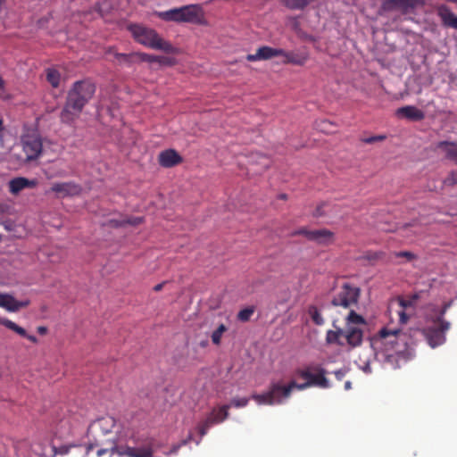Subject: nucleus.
<instances>
[{
	"instance_id": "f257e3e1",
	"label": "nucleus",
	"mask_w": 457,
	"mask_h": 457,
	"mask_svg": "<svg viewBox=\"0 0 457 457\" xmlns=\"http://www.w3.org/2000/svg\"><path fill=\"white\" fill-rule=\"evenodd\" d=\"M370 341L374 358L393 369L400 368L402 361H406L413 355L406 333L400 329L383 328Z\"/></svg>"
},
{
	"instance_id": "f03ea898",
	"label": "nucleus",
	"mask_w": 457,
	"mask_h": 457,
	"mask_svg": "<svg viewBox=\"0 0 457 457\" xmlns=\"http://www.w3.org/2000/svg\"><path fill=\"white\" fill-rule=\"evenodd\" d=\"M311 386V383L306 381L302 384H297L292 381L287 386L282 385L280 382H271L270 388L263 394H253L251 398L253 399L259 405H276L281 404L287 399L294 388L303 390Z\"/></svg>"
},
{
	"instance_id": "7ed1b4c3",
	"label": "nucleus",
	"mask_w": 457,
	"mask_h": 457,
	"mask_svg": "<svg viewBox=\"0 0 457 457\" xmlns=\"http://www.w3.org/2000/svg\"><path fill=\"white\" fill-rule=\"evenodd\" d=\"M156 14L165 21L194 24H202L204 17L203 7L200 4H187L164 12H158Z\"/></svg>"
},
{
	"instance_id": "20e7f679",
	"label": "nucleus",
	"mask_w": 457,
	"mask_h": 457,
	"mask_svg": "<svg viewBox=\"0 0 457 457\" xmlns=\"http://www.w3.org/2000/svg\"><path fill=\"white\" fill-rule=\"evenodd\" d=\"M129 30L134 38L140 44L153 49L162 50L165 53H174L175 48L170 43L163 40L155 30L134 24L129 26Z\"/></svg>"
},
{
	"instance_id": "39448f33",
	"label": "nucleus",
	"mask_w": 457,
	"mask_h": 457,
	"mask_svg": "<svg viewBox=\"0 0 457 457\" xmlns=\"http://www.w3.org/2000/svg\"><path fill=\"white\" fill-rule=\"evenodd\" d=\"M96 86L90 80L76 81L68 93L66 101L76 108L83 110L84 106L93 97Z\"/></svg>"
},
{
	"instance_id": "423d86ee",
	"label": "nucleus",
	"mask_w": 457,
	"mask_h": 457,
	"mask_svg": "<svg viewBox=\"0 0 457 457\" xmlns=\"http://www.w3.org/2000/svg\"><path fill=\"white\" fill-rule=\"evenodd\" d=\"M361 290L349 283H345L341 287L338 293L333 297L331 304L334 306H341L350 308L357 304L360 297Z\"/></svg>"
},
{
	"instance_id": "0eeeda50",
	"label": "nucleus",
	"mask_w": 457,
	"mask_h": 457,
	"mask_svg": "<svg viewBox=\"0 0 457 457\" xmlns=\"http://www.w3.org/2000/svg\"><path fill=\"white\" fill-rule=\"evenodd\" d=\"M22 149L26 154V162H31L40 157L43 152V143L40 136L37 134L27 135L22 137Z\"/></svg>"
},
{
	"instance_id": "6e6552de",
	"label": "nucleus",
	"mask_w": 457,
	"mask_h": 457,
	"mask_svg": "<svg viewBox=\"0 0 457 457\" xmlns=\"http://www.w3.org/2000/svg\"><path fill=\"white\" fill-rule=\"evenodd\" d=\"M417 4L418 0H384L381 9L385 12L401 10L403 12L407 13L413 10Z\"/></svg>"
},
{
	"instance_id": "1a4fd4ad",
	"label": "nucleus",
	"mask_w": 457,
	"mask_h": 457,
	"mask_svg": "<svg viewBox=\"0 0 457 457\" xmlns=\"http://www.w3.org/2000/svg\"><path fill=\"white\" fill-rule=\"evenodd\" d=\"M280 54H284V49L263 46L259 47L255 54H247L246 60L249 62L270 60L273 57H278Z\"/></svg>"
},
{
	"instance_id": "9d476101",
	"label": "nucleus",
	"mask_w": 457,
	"mask_h": 457,
	"mask_svg": "<svg viewBox=\"0 0 457 457\" xmlns=\"http://www.w3.org/2000/svg\"><path fill=\"white\" fill-rule=\"evenodd\" d=\"M447 330H444L442 326L440 325V328H427L423 329V334L428 343V345L435 348L438 345H443L445 340V332Z\"/></svg>"
},
{
	"instance_id": "9b49d317",
	"label": "nucleus",
	"mask_w": 457,
	"mask_h": 457,
	"mask_svg": "<svg viewBox=\"0 0 457 457\" xmlns=\"http://www.w3.org/2000/svg\"><path fill=\"white\" fill-rule=\"evenodd\" d=\"M343 337L350 347L354 348L361 345L363 338V332L358 327L348 325L344 329Z\"/></svg>"
},
{
	"instance_id": "f8f14e48",
	"label": "nucleus",
	"mask_w": 457,
	"mask_h": 457,
	"mask_svg": "<svg viewBox=\"0 0 457 457\" xmlns=\"http://www.w3.org/2000/svg\"><path fill=\"white\" fill-rule=\"evenodd\" d=\"M216 409H213L206 417V419L197 426L198 433L200 435V439L196 441L197 445L200 443V440L203 438V436H204L207 434L211 427H212L215 424L223 422L228 417V413H224L221 418L214 419Z\"/></svg>"
},
{
	"instance_id": "ddd939ff",
	"label": "nucleus",
	"mask_w": 457,
	"mask_h": 457,
	"mask_svg": "<svg viewBox=\"0 0 457 457\" xmlns=\"http://www.w3.org/2000/svg\"><path fill=\"white\" fill-rule=\"evenodd\" d=\"M182 157L174 149H167L159 154L158 161L162 167L170 168L182 162Z\"/></svg>"
},
{
	"instance_id": "4468645a",
	"label": "nucleus",
	"mask_w": 457,
	"mask_h": 457,
	"mask_svg": "<svg viewBox=\"0 0 457 457\" xmlns=\"http://www.w3.org/2000/svg\"><path fill=\"white\" fill-rule=\"evenodd\" d=\"M51 190L61 197L78 195L80 193V187L74 182H58L53 184Z\"/></svg>"
},
{
	"instance_id": "2eb2a0df",
	"label": "nucleus",
	"mask_w": 457,
	"mask_h": 457,
	"mask_svg": "<svg viewBox=\"0 0 457 457\" xmlns=\"http://www.w3.org/2000/svg\"><path fill=\"white\" fill-rule=\"evenodd\" d=\"M29 301H17L12 295L8 294H0V307L8 312H17L22 307L29 305Z\"/></svg>"
},
{
	"instance_id": "dca6fc26",
	"label": "nucleus",
	"mask_w": 457,
	"mask_h": 457,
	"mask_svg": "<svg viewBox=\"0 0 457 457\" xmlns=\"http://www.w3.org/2000/svg\"><path fill=\"white\" fill-rule=\"evenodd\" d=\"M396 115L412 121H420L425 118V113L413 105H406L398 108L396 110Z\"/></svg>"
},
{
	"instance_id": "f3484780",
	"label": "nucleus",
	"mask_w": 457,
	"mask_h": 457,
	"mask_svg": "<svg viewBox=\"0 0 457 457\" xmlns=\"http://www.w3.org/2000/svg\"><path fill=\"white\" fill-rule=\"evenodd\" d=\"M312 370H313V375L312 379L308 380L309 383H311V386H314L321 388H328L330 384L325 377L326 370L318 364H313Z\"/></svg>"
},
{
	"instance_id": "a211bd4d",
	"label": "nucleus",
	"mask_w": 457,
	"mask_h": 457,
	"mask_svg": "<svg viewBox=\"0 0 457 457\" xmlns=\"http://www.w3.org/2000/svg\"><path fill=\"white\" fill-rule=\"evenodd\" d=\"M437 15L445 27L457 29V16L445 4L438 6Z\"/></svg>"
},
{
	"instance_id": "6ab92c4d",
	"label": "nucleus",
	"mask_w": 457,
	"mask_h": 457,
	"mask_svg": "<svg viewBox=\"0 0 457 457\" xmlns=\"http://www.w3.org/2000/svg\"><path fill=\"white\" fill-rule=\"evenodd\" d=\"M81 112L82 110L66 101L60 114L61 121L65 124H72L79 117Z\"/></svg>"
},
{
	"instance_id": "aec40b11",
	"label": "nucleus",
	"mask_w": 457,
	"mask_h": 457,
	"mask_svg": "<svg viewBox=\"0 0 457 457\" xmlns=\"http://www.w3.org/2000/svg\"><path fill=\"white\" fill-rule=\"evenodd\" d=\"M36 186V180H30L23 177H18L10 180L9 190L12 194L17 195L25 188H32Z\"/></svg>"
},
{
	"instance_id": "412c9836",
	"label": "nucleus",
	"mask_w": 457,
	"mask_h": 457,
	"mask_svg": "<svg viewBox=\"0 0 457 457\" xmlns=\"http://www.w3.org/2000/svg\"><path fill=\"white\" fill-rule=\"evenodd\" d=\"M333 237L334 233L326 228L312 230V232L308 233L309 240L320 245H326L332 242Z\"/></svg>"
},
{
	"instance_id": "4be33fe9",
	"label": "nucleus",
	"mask_w": 457,
	"mask_h": 457,
	"mask_svg": "<svg viewBox=\"0 0 457 457\" xmlns=\"http://www.w3.org/2000/svg\"><path fill=\"white\" fill-rule=\"evenodd\" d=\"M0 324L20 335L21 337L29 339L32 343L37 342V338L35 336L29 335L23 328L20 327L15 322L6 318H0Z\"/></svg>"
},
{
	"instance_id": "5701e85b",
	"label": "nucleus",
	"mask_w": 457,
	"mask_h": 457,
	"mask_svg": "<svg viewBox=\"0 0 457 457\" xmlns=\"http://www.w3.org/2000/svg\"><path fill=\"white\" fill-rule=\"evenodd\" d=\"M436 147L445 153L447 159L457 163V143L441 141L437 143Z\"/></svg>"
},
{
	"instance_id": "b1692460",
	"label": "nucleus",
	"mask_w": 457,
	"mask_h": 457,
	"mask_svg": "<svg viewBox=\"0 0 457 457\" xmlns=\"http://www.w3.org/2000/svg\"><path fill=\"white\" fill-rule=\"evenodd\" d=\"M32 452L39 457H50L56 454V447L50 444L42 445L40 443H34L31 445Z\"/></svg>"
},
{
	"instance_id": "393cba45",
	"label": "nucleus",
	"mask_w": 457,
	"mask_h": 457,
	"mask_svg": "<svg viewBox=\"0 0 457 457\" xmlns=\"http://www.w3.org/2000/svg\"><path fill=\"white\" fill-rule=\"evenodd\" d=\"M143 222L142 217H128L123 219H111L108 225L112 228H120L125 226H137Z\"/></svg>"
},
{
	"instance_id": "a878e982",
	"label": "nucleus",
	"mask_w": 457,
	"mask_h": 457,
	"mask_svg": "<svg viewBox=\"0 0 457 457\" xmlns=\"http://www.w3.org/2000/svg\"><path fill=\"white\" fill-rule=\"evenodd\" d=\"M344 336V329L338 328L337 330H328L326 334V343L328 345H337L340 346L345 345V342L342 340Z\"/></svg>"
},
{
	"instance_id": "bb28decb",
	"label": "nucleus",
	"mask_w": 457,
	"mask_h": 457,
	"mask_svg": "<svg viewBox=\"0 0 457 457\" xmlns=\"http://www.w3.org/2000/svg\"><path fill=\"white\" fill-rule=\"evenodd\" d=\"M279 56L285 57V62L292 63L295 65H303L306 61V57L303 55L296 54L293 52H287L284 50V54H280Z\"/></svg>"
},
{
	"instance_id": "cd10ccee",
	"label": "nucleus",
	"mask_w": 457,
	"mask_h": 457,
	"mask_svg": "<svg viewBox=\"0 0 457 457\" xmlns=\"http://www.w3.org/2000/svg\"><path fill=\"white\" fill-rule=\"evenodd\" d=\"M452 303H453V301L445 303L443 305V307L441 308V310L439 311L438 316L434 320V322L439 323L442 326L444 330H448L451 326L450 322L444 319V316H445V312H447V310L451 307Z\"/></svg>"
},
{
	"instance_id": "c85d7f7f",
	"label": "nucleus",
	"mask_w": 457,
	"mask_h": 457,
	"mask_svg": "<svg viewBox=\"0 0 457 457\" xmlns=\"http://www.w3.org/2000/svg\"><path fill=\"white\" fill-rule=\"evenodd\" d=\"M308 314L310 315L312 320L317 325L321 326L324 324L325 320L322 317L320 312L315 305H311L308 308Z\"/></svg>"
},
{
	"instance_id": "c756f323",
	"label": "nucleus",
	"mask_w": 457,
	"mask_h": 457,
	"mask_svg": "<svg viewBox=\"0 0 457 457\" xmlns=\"http://www.w3.org/2000/svg\"><path fill=\"white\" fill-rule=\"evenodd\" d=\"M346 321H347L346 326L352 325V326H355V327H356V325H365V323H366L364 318L362 316L359 315L358 313H356L353 310L347 315Z\"/></svg>"
},
{
	"instance_id": "7c9ffc66",
	"label": "nucleus",
	"mask_w": 457,
	"mask_h": 457,
	"mask_svg": "<svg viewBox=\"0 0 457 457\" xmlns=\"http://www.w3.org/2000/svg\"><path fill=\"white\" fill-rule=\"evenodd\" d=\"M46 79L53 87H58L60 83V73L54 69L46 70Z\"/></svg>"
},
{
	"instance_id": "2f4dec72",
	"label": "nucleus",
	"mask_w": 457,
	"mask_h": 457,
	"mask_svg": "<svg viewBox=\"0 0 457 457\" xmlns=\"http://www.w3.org/2000/svg\"><path fill=\"white\" fill-rule=\"evenodd\" d=\"M228 330V328L224 324L219 325V327L212 334V341L214 345H219L220 344L222 334Z\"/></svg>"
},
{
	"instance_id": "473e14b6",
	"label": "nucleus",
	"mask_w": 457,
	"mask_h": 457,
	"mask_svg": "<svg viewBox=\"0 0 457 457\" xmlns=\"http://www.w3.org/2000/svg\"><path fill=\"white\" fill-rule=\"evenodd\" d=\"M253 312H254L253 307L245 308L237 313V320L242 322H246L250 320V318L253 314Z\"/></svg>"
},
{
	"instance_id": "72a5a7b5",
	"label": "nucleus",
	"mask_w": 457,
	"mask_h": 457,
	"mask_svg": "<svg viewBox=\"0 0 457 457\" xmlns=\"http://www.w3.org/2000/svg\"><path fill=\"white\" fill-rule=\"evenodd\" d=\"M417 299H418V295H413L411 299L399 298L398 303L402 307L403 310H405L408 307H413Z\"/></svg>"
},
{
	"instance_id": "f704fd0d",
	"label": "nucleus",
	"mask_w": 457,
	"mask_h": 457,
	"mask_svg": "<svg viewBox=\"0 0 457 457\" xmlns=\"http://www.w3.org/2000/svg\"><path fill=\"white\" fill-rule=\"evenodd\" d=\"M312 365H309L305 367L304 369H301L297 370L298 376H300L302 378L306 379V381L311 380L313 375V370H312Z\"/></svg>"
},
{
	"instance_id": "c9c22d12",
	"label": "nucleus",
	"mask_w": 457,
	"mask_h": 457,
	"mask_svg": "<svg viewBox=\"0 0 457 457\" xmlns=\"http://www.w3.org/2000/svg\"><path fill=\"white\" fill-rule=\"evenodd\" d=\"M249 403V398L247 397H242V398H233L228 405L236 407V408H242L245 407Z\"/></svg>"
},
{
	"instance_id": "e433bc0d",
	"label": "nucleus",
	"mask_w": 457,
	"mask_h": 457,
	"mask_svg": "<svg viewBox=\"0 0 457 457\" xmlns=\"http://www.w3.org/2000/svg\"><path fill=\"white\" fill-rule=\"evenodd\" d=\"M333 126V124L328 120H321L320 122H319L317 124V128L324 132V133H330V132H333L331 127Z\"/></svg>"
},
{
	"instance_id": "4c0bfd02",
	"label": "nucleus",
	"mask_w": 457,
	"mask_h": 457,
	"mask_svg": "<svg viewBox=\"0 0 457 457\" xmlns=\"http://www.w3.org/2000/svg\"><path fill=\"white\" fill-rule=\"evenodd\" d=\"M395 257H405L409 261L415 259V254L409 251L396 252L395 253Z\"/></svg>"
},
{
	"instance_id": "58836bf2",
	"label": "nucleus",
	"mask_w": 457,
	"mask_h": 457,
	"mask_svg": "<svg viewBox=\"0 0 457 457\" xmlns=\"http://www.w3.org/2000/svg\"><path fill=\"white\" fill-rule=\"evenodd\" d=\"M386 138V136L379 135L364 138L362 141L366 144H372L377 141H382Z\"/></svg>"
},
{
	"instance_id": "ea45409f",
	"label": "nucleus",
	"mask_w": 457,
	"mask_h": 457,
	"mask_svg": "<svg viewBox=\"0 0 457 457\" xmlns=\"http://www.w3.org/2000/svg\"><path fill=\"white\" fill-rule=\"evenodd\" d=\"M229 408H230V405H222L219 410H216V414L214 415V419L221 418L224 413H228Z\"/></svg>"
},
{
	"instance_id": "a19ab883",
	"label": "nucleus",
	"mask_w": 457,
	"mask_h": 457,
	"mask_svg": "<svg viewBox=\"0 0 457 457\" xmlns=\"http://www.w3.org/2000/svg\"><path fill=\"white\" fill-rule=\"evenodd\" d=\"M191 438H192V435H191V434H189V436H188V438H187V439L183 440L179 445H174V446L172 447V449H171V450H170V453H176L178 452V450L179 449V447H180L181 445H187V444L188 443V441H189V440H191Z\"/></svg>"
},
{
	"instance_id": "79ce46f5",
	"label": "nucleus",
	"mask_w": 457,
	"mask_h": 457,
	"mask_svg": "<svg viewBox=\"0 0 457 457\" xmlns=\"http://www.w3.org/2000/svg\"><path fill=\"white\" fill-rule=\"evenodd\" d=\"M346 373H347L346 369H340L334 372L335 377L337 378V380H342L345 378V376L346 375Z\"/></svg>"
},
{
	"instance_id": "37998d69",
	"label": "nucleus",
	"mask_w": 457,
	"mask_h": 457,
	"mask_svg": "<svg viewBox=\"0 0 457 457\" xmlns=\"http://www.w3.org/2000/svg\"><path fill=\"white\" fill-rule=\"evenodd\" d=\"M398 314L400 322L403 324L407 323V321L409 320V316L406 314L404 310L402 309L400 312H398Z\"/></svg>"
},
{
	"instance_id": "c03bdc74",
	"label": "nucleus",
	"mask_w": 457,
	"mask_h": 457,
	"mask_svg": "<svg viewBox=\"0 0 457 457\" xmlns=\"http://www.w3.org/2000/svg\"><path fill=\"white\" fill-rule=\"evenodd\" d=\"M446 181L449 184H457V171H452L447 178Z\"/></svg>"
},
{
	"instance_id": "a18cd8bd",
	"label": "nucleus",
	"mask_w": 457,
	"mask_h": 457,
	"mask_svg": "<svg viewBox=\"0 0 457 457\" xmlns=\"http://www.w3.org/2000/svg\"><path fill=\"white\" fill-rule=\"evenodd\" d=\"M310 232H312V230L301 228V229H298V230H295V232H293L292 235H294V236L303 235L308 239V233H310Z\"/></svg>"
},
{
	"instance_id": "49530a36",
	"label": "nucleus",
	"mask_w": 457,
	"mask_h": 457,
	"mask_svg": "<svg viewBox=\"0 0 457 457\" xmlns=\"http://www.w3.org/2000/svg\"><path fill=\"white\" fill-rule=\"evenodd\" d=\"M133 54H116L117 59H121L124 62H129V60L133 57Z\"/></svg>"
},
{
	"instance_id": "de8ad7c7",
	"label": "nucleus",
	"mask_w": 457,
	"mask_h": 457,
	"mask_svg": "<svg viewBox=\"0 0 457 457\" xmlns=\"http://www.w3.org/2000/svg\"><path fill=\"white\" fill-rule=\"evenodd\" d=\"M5 93V81L0 76V97H3Z\"/></svg>"
},
{
	"instance_id": "09e8293b",
	"label": "nucleus",
	"mask_w": 457,
	"mask_h": 457,
	"mask_svg": "<svg viewBox=\"0 0 457 457\" xmlns=\"http://www.w3.org/2000/svg\"><path fill=\"white\" fill-rule=\"evenodd\" d=\"M326 204H322L320 205H319L314 212V216L316 217H320V216H322L324 214V212L322 211V208L325 206Z\"/></svg>"
},
{
	"instance_id": "8fccbe9b",
	"label": "nucleus",
	"mask_w": 457,
	"mask_h": 457,
	"mask_svg": "<svg viewBox=\"0 0 457 457\" xmlns=\"http://www.w3.org/2000/svg\"><path fill=\"white\" fill-rule=\"evenodd\" d=\"M69 452V446H61L60 448H56V453H59V454H66L68 453Z\"/></svg>"
},
{
	"instance_id": "3c124183",
	"label": "nucleus",
	"mask_w": 457,
	"mask_h": 457,
	"mask_svg": "<svg viewBox=\"0 0 457 457\" xmlns=\"http://www.w3.org/2000/svg\"><path fill=\"white\" fill-rule=\"evenodd\" d=\"M361 370L365 372V373H370L371 372V368H370V361H367L364 365L361 367Z\"/></svg>"
},
{
	"instance_id": "603ef678",
	"label": "nucleus",
	"mask_w": 457,
	"mask_h": 457,
	"mask_svg": "<svg viewBox=\"0 0 457 457\" xmlns=\"http://www.w3.org/2000/svg\"><path fill=\"white\" fill-rule=\"evenodd\" d=\"M164 284H165V282H162V283L155 285L154 287V290L156 291V292L161 291L162 288L163 287Z\"/></svg>"
},
{
	"instance_id": "864d4df0",
	"label": "nucleus",
	"mask_w": 457,
	"mask_h": 457,
	"mask_svg": "<svg viewBox=\"0 0 457 457\" xmlns=\"http://www.w3.org/2000/svg\"><path fill=\"white\" fill-rule=\"evenodd\" d=\"M47 331V328L46 327H38L37 328V332L41 335H44L46 334Z\"/></svg>"
},
{
	"instance_id": "5fc2aeb1",
	"label": "nucleus",
	"mask_w": 457,
	"mask_h": 457,
	"mask_svg": "<svg viewBox=\"0 0 457 457\" xmlns=\"http://www.w3.org/2000/svg\"><path fill=\"white\" fill-rule=\"evenodd\" d=\"M351 388H352V383H351V381H349V380H348V381H346V382L345 383V390H349V389H351Z\"/></svg>"
},
{
	"instance_id": "6e6d98bb",
	"label": "nucleus",
	"mask_w": 457,
	"mask_h": 457,
	"mask_svg": "<svg viewBox=\"0 0 457 457\" xmlns=\"http://www.w3.org/2000/svg\"><path fill=\"white\" fill-rule=\"evenodd\" d=\"M262 159L264 160L263 167L267 168L269 166V160L266 157H262Z\"/></svg>"
},
{
	"instance_id": "4d7b16f0",
	"label": "nucleus",
	"mask_w": 457,
	"mask_h": 457,
	"mask_svg": "<svg viewBox=\"0 0 457 457\" xmlns=\"http://www.w3.org/2000/svg\"><path fill=\"white\" fill-rule=\"evenodd\" d=\"M4 129V124H3V120L0 118V134H2Z\"/></svg>"
},
{
	"instance_id": "13d9d810",
	"label": "nucleus",
	"mask_w": 457,
	"mask_h": 457,
	"mask_svg": "<svg viewBox=\"0 0 457 457\" xmlns=\"http://www.w3.org/2000/svg\"><path fill=\"white\" fill-rule=\"evenodd\" d=\"M5 212V207L4 205L1 204H0V213H4Z\"/></svg>"
},
{
	"instance_id": "bf43d9fd",
	"label": "nucleus",
	"mask_w": 457,
	"mask_h": 457,
	"mask_svg": "<svg viewBox=\"0 0 457 457\" xmlns=\"http://www.w3.org/2000/svg\"><path fill=\"white\" fill-rule=\"evenodd\" d=\"M287 195H286V194H280V195H278V198H279V199H283V200L287 199Z\"/></svg>"
},
{
	"instance_id": "052dcab7",
	"label": "nucleus",
	"mask_w": 457,
	"mask_h": 457,
	"mask_svg": "<svg viewBox=\"0 0 457 457\" xmlns=\"http://www.w3.org/2000/svg\"><path fill=\"white\" fill-rule=\"evenodd\" d=\"M148 60H149V61H156V60H157V58H156V57H150V56H149V57H148Z\"/></svg>"
},
{
	"instance_id": "680f3d73",
	"label": "nucleus",
	"mask_w": 457,
	"mask_h": 457,
	"mask_svg": "<svg viewBox=\"0 0 457 457\" xmlns=\"http://www.w3.org/2000/svg\"><path fill=\"white\" fill-rule=\"evenodd\" d=\"M447 2L457 4V0H446Z\"/></svg>"
},
{
	"instance_id": "e2e57ef3",
	"label": "nucleus",
	"mask_w": 457,
	"mask_h": 457,
	"mask_svg": "<svg viewBox=\"0 0 457 457\" xmlns=\"http://www.w3.org/2000/svg\"><path fill=\"white\" fill-rule=\"evenodd\" d=\"M3 0H0V4H2Z\"/></svg>"
}]
</instances>
